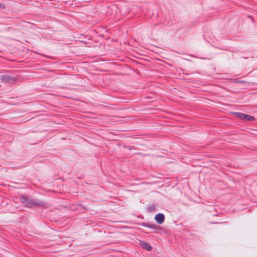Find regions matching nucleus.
Returning a JSON list of instances; mask_svg holds the SVG:
<instances>
[{
	"label": "nucleus",
	"mask_w": 257,
	"mask_h": 257,
	"mask_svg": "<svg viewBox=\"0 0 257 257\" xmlns=\"http://www.w3.org/2000/svg\"><path fill=\"white\" fill-rule=\"evenodd\" d=\"M21 202L27 207H47V204L38 199H32L27 196H22L20 198Z\"/></svg>",
	"instance_id": "f257e3e1"
},
{
	"label": "nucleus",
	"mask_w": 257,
	"mask_h": 257,
	"mask_svg": "<svg viewBox=\"0 0 257 257\" xmlns=\"http://www.w3.org/2000/svg\"><path fill=\"white\" fill-rule=\"evenodd\" d=\"M0 79L3 82L9 84L16 83L19 80L17 76H12L8 74L1 75Z\"/></svg>",
	"instance_id": "f03ea898"
},
{
	"label": "nucleus",
	"mask_w": 257,
	"mask_h": 257,
	"mask_svg": "<svg viewBox=\"0 0 257 257\" xmlns=\"http://www.w3.org/2000/svg\"><path fill=\"white\" fill-rule=\"evenodd\" d=\"M233 114L237 118L242 120H245L246 121H253L255 119L254 116L247 114L237 112H234Z\"/></svg>",
	"instance_id": "7ed1b4c3"
},
{
	"label": "nucleus",
	"mask_w": 257,
	"mask_h": 257,
	"mask_svg": "<svg viewBox=\"0 0 257 257\" xmlns=\"http://www.w3.org/2000/svg\"><path fill=\"white\" fill-rule=\"evenodd\" d=\"M155 220L159 224H162L165 220V215L163 213H158L155 216Z\"/></svg>",
	"instance_id": "20e7f679"
},
{
	"label": "nucleus",
	"mask_w": 257,
	"mask_h": 257,
	"mask_svg": "<svg viewBox=\"0 0 257 257\" xmlns=\"http://www.w3.org/2000/svg\"><path fill=\"white\" fill-rule=\"evenodd\" d=\"M140 245L143 248L146 249L148 251H150L152 250V246L150 244L147 242L144 241H140Z\"/></svg>",
	"instance_id": "39448f33"
},
{
	"label": "nucleus",
	"mask_w": 257,
	"mask_h": 257,
	"mask_svg": "<svg viewBox=\"0 0 257 257\" xmlns=\"http://www.w3.org/2000/svg\"><path fill=\"white\" fill-rule=\"evenodd\" d=\"M149 228L154 230L155 232H157L161 229V227L160 226L156 225L154 223H150Z\"/></svg>",
	"instance_id": "423d86ee"
},
{
	"label": "nucleus",
	"mask_w": 257,
	"mask_h": 257,
	"mask_svg": "<svg viewBox=\"0 0 257 257\" xmlns=\"http://www.w3.org/2000/svg\"><path fill=\"white\" fill-rule=\"evenodd\" d=\"M150 225V223H146V222H142L140 223V225L144 226V227H147L149 228Z\"/></svg>",
	"instance_id": "0eeeda50"
},
{
	"label": "nucleus",
	"mask_w": 257,
	"mask_h": 257,
	"mask_svg": "<svg viewBox=\"0 0 257 257\" xmlns=\"http://www.w3.org/2000/svg\"><path fill=\"white\" fill-rule=\"evenodd\" d=\"M149 209L150 211H154L156 210V206L154 205H151L149 207Z\"/></svg>",
	"instance_id": "6e6552de"
},
{
	"label": "nucleus",
	"mask_w": 257,
	"mask_h": 257,
	"mask_svg": "<svg viewBox=\"0 0 257 257\" xmlns=\"http://www.w3.org/2000/svg\"><path fill=\"white\" fill-rule=\"evenodd\" d=\"M123 148H127L130 150H132L135 149V147H134L132 146H126V145H123Z\"/></svg>",
	"instance_id": "1a4fd4ad"
},
{
	"label": "nucleus",
	"mask_w": 257,
	"mask_h": 257,
	"mask_svg": "<svg viewBox=\"0 0 257 257\" xmlns=\"http://www.w3.org/2000/svg\"><path fill=\"white\" fill-rule=\"evenodd\" d=\"M6 8L5 5L0 3V9H5Z\"/></svg>",
	"instance_id": "9d476101"
},
{
	"label": "nucleus",
	"mask_w": 257,
	"mask_h": 257,
	"mask_svg": "<svg viewBox=\"0 0 257 257\" xmlns=\"http://www.w3.org/2000/svg\"><path fill=\"white\" fill-rule=\"evenodd\" d=\"M80 206H81V207L84 208V206H82L81 205H79Z\"/></svg>",
	"instance_id": "9b49d317"
},
{
	"label": "nucleus",
	"mask_w": 257,
	"mask_h": 257,
	"mask_svg": "<svg viewBox=\"0 0 257 257\" xmlns=\"http://www.w3.org/2000/svg\"><path fill=\"white\" fill-rule=\"evenodd\" d=\"M80 206H81V207L84 208V206H82L81 205H79Z\"/></svg>",
	"instance_id": "f8f14e48"
},
{
	"label": "nucleus",
	"mask_w": 257,
	"mask_h": 257,
	"mask_svg": "<svg viewBox=\"0 0 257 257\" xmlns=\"http://www.w3.org/2000/svg\"><path fill=\"white\" fill-rule=\"evenodd\" d=\"M80 206H81V207L84 208V206H82L81 205H79Z\"/></svg>",
	"instance_id": "ddd939ff"
}]
</instances>
